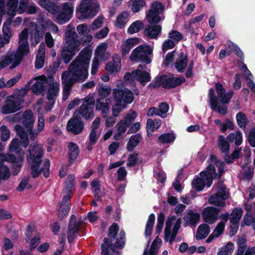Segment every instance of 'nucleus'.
<instances>
[{
  "mask_svg": "<svg viewBox=\"0 0 255 255\" xmlns=\"http://www.w3.org/2000/svg\"><path fill=\"white\" fill-rule=\"evenodd\" d=\"M92 50L86 47L79 53L78 56L70 64L68 70L61 75L63 94L69 96L73 85L76 83H82L88 76Z\"/></svg>",
  "mask_w": 255,
  "mask_h": 255,
  "instance_id": "obj_1",
  "label": "nucleus"
},
{
  "mask_svg": "<svg viewBox=\"0 0 255 255\" xmlns=\"http://www.w3.org/2000/svg\"><path fill=\"white\" fill-rule=\"evenodd\" d=\"M28 152L29 154L27 155V161L31 163L30 170L32 177L36 178L43 173L46 178H48L50 175V160L48 159H45L42 167L39 168L44 154L43 149L37 145L30 144Z\"/></svg>",
  "mask_w": 255,
  "mask_h": 255,
  "instance_id": "obj_2",
  "label": "nucleus"
},
{
  "mask_svg": "<svg viewBox=\"0 0 255 255\" xmlns=\"http://www.w3.org/2000/svg\"><path fill=\"white\" fill-rule=\"evenodd\" d=\"M65 43L61 51L62 59L65 64H68L79 50L80 42L75 36H77L75 28L71 24L67 26L65 32Z\"/></svg>",
  "mask_w": 255,
  "mask_h": 255,
  "instance_id": "obj_3",
  "label": "nucleus"
},
{
  "mask_svg": "<svg viewBox=\"0 0 255 255\" xmlns=\"http://www.w3.org/2000/svg\"><path fill=\"white\" fill-rule=\"evenodd\" d=\"M185 81V79L183 77H176L173 74L169 77L162 74L155 77L148 85V87L155 89L162 87L165 89H170L181 85Z\"/></svg>",
  "mask_w": 255,
  "mask_h": 255,
  "instance_id": "obj_4",
  "label": "nucleus"
},
{
  "mask_svg": "<svg viewBox=\"0 0 255 255\" xmlns=\"http://www.w3.org/2000/svg\"><path fill=\"white\" fill-rule=\"evenodd\" d=\"M98 95L96 99V109L101 111L103 115L107 114L110 110L112 92L110 86L101 84L98 88Z\"/></svg>",
  "mask_w": 255,
  "mask_h": 255,
  "instance_id": "obj_5",
  "label": "nucleus"
},
{
  "mask_svg": "<svg viewBox=\"0 0 255 255\" xmlns=\"http://www.w3.org/2000/svg\"><path fill=\"white\" fill-rule=\"evenodd\" d=\"M25 153H7L0 154V159L10 164L11 174L16 176L21 171L24 163Z\"/></svg>",
  "mask_w": 255,
  "mask_h": 255,
  "instance_id": "obj_6",
  "label": "nucleus"
},
{
  "mask_svg": "<svg viewBox=\"0 0 255 255\" xmlns=\"http://www.w3.org/2000/svg\"><path fill=\"white\" fill-rule=\"evenodd\" d=\"M113 97L116 102V106L119 107L117 113L120 112L122 109L125 108L127 104H131L134 99L133 93L128 88L114 89Z\"/></svg>",
  "mask_w": 255,
  "mask_h": 255,
  "instance_id": "obj_7",
  "label": "nucleus"
},
{
  "mask_svg": "<svg viewBox=\"0 0 255 255\" xmlns=\"http://www.w3.org/2000/svg\"><path fill=\"white\" fill-rule=\"evenodd\" d=\"M96 106L95 99L93 96H89L85 98L81 106L77 108L74 114L78 117H82L86 120L94 118V108Z\"/></svg>",
  "mask_w": 255,
  "mask_h": 255,
  "instance_id": "obj_8",
  "label": "nucleus"
},
{
  "mask_svg": "<svg viewBox=\"0 0 255 255\" xmlns=\"http://www.w3.org/2000/svg\"><path fill=\"white\" fill-rule=\"evenodd\" d=\"M153 49L147 44H141L136 47L131 52L130 59L132 61L149 64L151 62L150 55L152 54Z\"/></svg>",
  "mask_w": 255,
  "mask_h": 255,
  "instance_id": "obj_9",
  "label": "nucleus"
},
{
  "mask_svg": "<svg viewBox=\"0 0 255 255\" xmlns=\"http://www.w3.org/2000/svg\"><path fill=\"white\" fill-rule=\"evenodd\" d=\"M100 5L96 0H81L76 13L79 12L82 18H92L95 16Z\"/></svg>",
  "mask_w": 255,
  "mask_h": 255,
  "instance_id": "obj_10",
  "label": "nucleus"
},
{
  "mask_svg": "<svg viewBox=\"0 0 255 255\" xmlns=\"http://www.w3.org/2000/svg\"><path fill=\"white\" fill-rule=\"evenodd\" d=\"M164 9L163 4L158 1H155L151 4V9H149L146 15V19L149 23H159L161 20L159 14L161 10Z\"/></svg>",
  "mask_w": 255,
  "mask_h": 255,
  "instance_id": "obj_11",
  "label": "nucleus"
},
{
  "mask_svg": "<svg viewBox=\"0 0 255 255\" xmlns=\"http://www.w3.org/2000/svg\"><path fill=\"white\" fill-rule=\"evenodd\" d=\"M81 221L77 222V218L75 215H72L70 218L68 226L67 240L69 244L73 243L77 237V234L80 230Z\"/></svg>",
  "mask_w": 255,
  "mask_h": 255,
  "instance_id": "obj_12",
  "label": "nucleus"
},
{
  "mask_svg": "<svg viewBox=\"0 0 255 255\" xmlns=\"http://www.w3.org/2000/svg\"><path fill=\"white\" fill-rule=\"evenodd\" d=\"M220 211L219 208L212 206L204 208L201 213L203 221L210 225L214 224L219 219Z\"/></svg>",
  "mask_w": 255,
  "mask_h": 255,
  "instance_id": "obj_13",
  "label": "nucleus"
},
{
  "mask_svg": "<svg viewBox=\"0 0 255 255\" xmlns=\"http://www.w3.org/2000/svg\"><path fill=\"white\" fill-rule=\"evenodd\" d=\"M73 7L68 2L63 3L62 9L58 13L56 21L59 24L62 25L68 22L72 16Z\"/></svg>",
  "mask_w": 255,
  "mask_h": 255,
  "instance_id": "obj_14",
  "label": "nucleus"
},
{
  "mask_svg": "<svg viewBox=\"0 0 255 255\" xmlns=\"http://www.w3.org/2000/svg\"><path fill=\"white\" fill-rule=\"evenodd\" d=\"M29 53V44L27 41L19 43L16 52L13 54L14 62L10 67L11 69L18 66L22 61L24 56L27 55Z\"/></svg>",
  "mask_w": 255,
  "mask_h": 255,
  "instance_id": "obj_15",
  "label": "nucleus"
},
{
  "mask_svg": "<svg viewBox=\"0 0 255 255\" xmlns=\"http://www.w3.org/2000/svg\"><path fill=\"white\" fill-rule=\"evenodd\" d=\"M126 243V233L124 230L120 231L119 234L118 238H117V240L115 241V244L113 243L102 244L101 246L103 245L107 248L108 252L110 253V250H111L114 253L117 255H121V253L120 251H117L116 249L122 250L123 249Z\"/></svg>",
  "mask_w": 255,
  "mask_h": 255,
  "instance_id": "obj_16",
  "label": "nucleus"
},
{
  "mask_svg": "<svg viewBox=\"0 0 255 255\" xmlns=\"http://www.w3.org/2000/svg\"><path fill=\"white\" fill-rule=\"evenodd\" d=\"M84 128V124L81 117H78L73 114L72 117L67 124V130L74 135H77L82 132Z\"/></svg>",
  "mask_w": 255,
  "mask_h": 255,
  "instance_id": "obj_17",
  "label": "nucleus"
},
{
  "mask_svg": "<svg viewBox=\"0 0 255 255\" xmlns=\"http://www.w3.org/2000/svg\"><path fill=\"white\" fill-rule=\"evenodd\" d=\"M21 107V104L17 98L13 96L8 97L2 107V112L4 114L14 113L20 110Z\"/></svg>",
  "mask_w": 255,
  "mask_h": 255,
  "instance_id": "obj_18",
  "label": "nucleus"
},
{
  "mask_svg": "<svg viewBox=\"0 0 255 255\" xmlns=\"http://www.w3.org/2000/svg\"><path fill=\"white\" fill-rule=\"evenodd\" d=\"M71 197L72 195H65L60 203L59 208L57 211V216L61 221L67 217L70 210Z\"/></svg>",
  "mask_w": 255,
  "mask_h": 255,
  "instance_id": "obj_19",
  "label": "nucleus"
},
{
  "mask_svg": "<svg viewBox=\"0 0 255 255\" xmlns=\"http://www.w3.org/2000/svg\"><path fill=\"white\" fill-rule=\"evenodd\" d=\"M215 87L220 102L223 104H229L233 97V91L230 90L227 93H226L225 89L220 82L217 83L215 85Z\"/></svg>",
  "mask_w": 255,
  "mask_h": 255,
  "instance_id": "obj_20",
  "label": "nucleus"
},
{
  "mask_svg": "<svg viewBox=\"0 0 255 255\" xmlns=\"http://www.w3.org/2000/svg\"><path fill=\"white\" fill-rule=\"evenodd\" d=\"M158 23H149L147 25L143 31L144 35L149 39H157L162 30L161 26Z\"/></svg>",
  "mask_w": 255,
  "mask_h": 255,
  "instance_id": "obj_21",
  "label": "nucleus"
},
{
  "mask_svg": "<svg viewBox=\"0 0 255 255\" xmlns=\"http://www.w3.org/2000/svg\"><path fill=\"white\" fill-rule=\"evenodd\" d=\"M69 166H71L76 161L80 153L79 146L74 142H69L67 146Z\"/></svg>",
  "mask_w": 255,
  "mask_h": 255,
  "instance_id": "obj_22",
  "label": "nucleus"
},
{
  "mask_svg": "<svg viewBox=\"0 0 255 255\" xmlns=\"http://www.w3.org/2000/svg\"><path fill=\"white\" fill-rule=\"evenodd\" d=\"M119 231V226L116 223H113L109 229L108 233V238H104L103 243L102 244H107L113 243L117 238H118V232Z\"/></svg>",
  "mask_w": 255,
  "mask_h": 255,
  "instance_id": "obj_23",
  "label": "nucleus"
},
{
  "mask_svg": "<svg viewBox=\"0 0 255 255\" xmlns=\"http://www.w3.org/2000/svg\"><path fill=\"white\" fill-rule=\"evenodd\" d=\"M34 121V117L31 110H25L22 115L21 123L26 129L33 128Z\"/></svg>",
  "mask_w": 255,
  "mask_h": 255,
  "instance_id": "obj_24",
  "label": "nucleus"
},
{
  "mask_svg": "<svg viewBox=\"0 0 255 255\" xmlns=\"http://www.w3.org/2000/svg\"><path fill=\"white\" fill-rule=\"evenodd\" d=\"M200 215L197 212H194L192 210L188 211L183 217L185 224L195 227L199 220Z\"/></svg>",
  "mask_w": 255,
  "mask_h": 255,
  "instance_id": "obj_25",
  "label": "nucleus"
},
{
  "mask_svg": "<svg viewBox=\"0 0 255 255\" xmlns=\"http://www.w3.org/2000/svg\"><path fill=\"white\" fill-rule=\"evenodd\" d=\"M38 4L52 14H58L59 11V6L55 2L49 0H39Z\"/></svg>",
  "mask_w": 255,
  "mask_h": 255,
  "instance_id": "obj_26",
  "label": "nucleus"
},
{
  "mask_svg": "<svg viewBox=\"0 0 255 255\" xmlns=\"http://www.w3.org/2000/svg\"><path fill=\"white\" fill-rule=\"evenodd\" d=\"M188 62V56L181 52L179 58L176 60L174 65L177 71L179 73H183L187 67Z\"/></svg>",
  "mask_w": 255,
  "mask_h": 255,
  "instance_id": "obj_27",
  "label": "nucleus"
},
{
  "mask_svg": "<svg viewBox=\"0 0 255 255\" xmlns=\"http://www.w3.org/2000/svg\"><path fill=\"white\" fill-rule=\"evenodd\" d=\"M134 74V79L142 85L144 86L146 83L151 81L150 74L146 71H142L140 69H137L133 71Z\"/></svg>",
  "mask_w": 255,
  "mask_h": 255,
  "instance_id": "obj_28",
  "label": "nucleus"
},
{
  "mask_svg": "<svg viewBox=\"0 0 255 255\" xmlns=\"http://www.w3.org/2000/svg\"><path fill=\"white\" fill-rule=\"evenodd\" d=\"M142 139V135L140 133H137L130 136L127 144V150L129 152H132L134 148L138 145Z\"/></svg>",
  "mask_w": 255,
  "mask_h": 255,
  "instance_id": "obj_29",
  "label": "nucleus"
},
{
  "mask_svg": "<svg viewBox=\"0 0 255 255\" xmlns=\"http://www.w3.org/2000/svg\"><path fill=\"white\" fill-rule=\"evenodd\" d=\"M206 169L207 170L201 171L200 175L202 178L205 179L207 181V186L209 187L213 181L212 174L215 173L216 170L214 165L212 164H210Z\"/></svg>",
  "mask_w": 255,
  "mask_h": 255,
  "instance_id": "obj_30",
  "label": "nucleus"
},
{
  "mask_svg": "<svg viewBox=\"0 0 255 255\" xmlns=\"http://www.w3.org/2000/svg\"><path fill=\"white\" fill-rule=\"evenodd\" d=\"M60 90L59 84L57 82H54L49 84L47 90L46 97L49 101L55 100L59 94Z\"/></svg>",
  "mask_w": 255,
  "mask_h": 255,
  "instance_id": "obj_31",
  "label": "nucleus"
},
{
  "mask_svg": "<svg viewBox=\"0 0 255 255\" xmlns=\"http://www.w3.org/2000/svg\"><path fill=\"white\" fill-rule=\"evenodd\" d=\"M47 81V78L45 75L38 77L36 81L32 86L33 92L35 94H41L44 90V84Z\"/></svg>",
  "mask_w": 255,
  "mask_h": 255,
  "instance_id": "obj_32",
  "label": "nucleus"
},
{
  "mask_svg": "<svg viewBox=\"0 0 255 255\" xmlns=\"http://www.w3.org/2000/svg\"><path fill=\"white\" fill-rule=\"evenodd\" d=\"M210 228L209 226L206 223H203L199 225L198 227L196 239L197 240H201L206 238L209 234Z\"/></svg>",
  "mask_w": 255,
  "mask_h": 255,
  "instance_id": "obj_33",
  "label": "nucleus"
},
{
  "mask_svg": "<svg viewBox=\"0 0 255 255\" xmlns=\"http://www.w3.org/2000/svg\"><path fill=\"white\" fill-rule=\"evenodd\" d=\"M155 216L153 213L150 214L148 218L145 226L144 235L146 238L150 237L151 235L152 229L154 225Z\"/></svg>",
  "mask_w": 255,
  "mask_h": 255,
  "instance_id": "obj_34",
  "label": "nucleus"
},
{
  "mask_svg": "<svg viewBox=\"0 0 255 255\" xmlns=\"http://www.w3.org/2000/svg\"><path fill=\"white\" fill-rule=\"evenodd\" d=\"M176 216L174 215L169 217L165 223V228L164 229V241L167 242L169 241L170 235L171 228L173 225V221L176 219Z\"/></svg>",
  "mask_w": 255,
  "mask_h": 255,
  "instance_id": "obj_35",
  "label": "nucleus"
},
{
  "mask_svg": "<svg viewBox=\"0 0 255 255\" xmlns=\"http://www.w3.org/2000/svg\"><path fill=\"white\" fill-rule=\"evenodd\" d=\"M218 146L220 148L221 152L227 153L230 150V144L226 140L225 137L223 135H220L217 139Z\"/></svg>",
  "mask_w": 255,
  "mask_h": 255,
  "instance_id": "obj_36",
  "label": "nucleus"
},
{
  "mask_svg": "<svg viewBox=\"0 0 255 255\" xmlns=\"http://www.w3.org/2000/svg\"><path fill=\"white\" fill-rule=\"evenodd\" d=\"M9 153H25L20 147V141L18 138L13 139L9 145Z\"/></svg>",
  "mask_w": 255,
  "mask_h": 255,
  "instance_id": "obj_37",
  "label": "nucleus"
},
{
  "mask_svg": "<svg viewBox=\"0 0 255 255\" xmlns=\"http://www.w3.org/2000/svg\"><path fill=\"white\" fill-rule=\"evenodd\" d=\"M208 202L214 206L223 207L226 205L225 200H223L217 193L212 195L208 199Z\"/></svg>",
  "mask_w": 255,
  "mask_h": 255,
  "instance_id": "obj_38",
  "label": "nucleus"
},
{
  "mask_svg": "<svg viewBox=\"0 0 255 255\" xmlns=\"http://www.w3.org/2000/svg\"><path fill=\"white\" fill-rule=\"evenodd\" d=\"M13 62L14 57L12 53L1 56L0 58V70L7 67L10 63L12 64Z\"/></svg>",
  "mask_w": 255,
  "mask_h": 255,
  "instance_id": "obj_39",
  "label": "nucleus"
},
{
  "mask_svg": "<svg viewBox=\"0 0 255 255\" xmlns=\"http://www.w3.org/2000/svg\"><path fill=\"white\" fill-rule=\"evenodd\" d=\"M176 136L173 133H162L158 137V141L162 143H171L174 141Z\"/></svg>",
  "mask_w": 255,
  "mask_h": 255,
  "instance_id": "obj_40",
  "label": "nucleus"
},
{
  "mask_svg": "<svg viewBox=\"0 0 255 255\" xmlns=\"http://www.w3.org/2000/svg\"><path fill=\"white\" fill-rule=\"evenodd\" d=\"M144 24L143 22L140 20H136L132 23L128 29V32L129 34L138 32L139 31L143 29Z\"/></svg>",
  "mask_w": 255,
  "mask_h": 255,
  "instance_id": "obj_41",
  "label": "nucleus"
},
{
  "mask_svg": "<svg viewBox=\"0 0 255 255\" xmlns=\"http://www.w3.org/2000/svg\"><path fill=\"white\" fill-rule=\"evenodd\" d=\"M236 119L239 127L242 128H246L248 124L246 115L242 112H239L236 115Z\"/></svg>",
  "mask_w": 255,
  "mask_h": 255,
  "instance_id": "obj_42",
  "label": "nucleus"
},
{
  "mask_svg": "<svg viewBox=\"0 0 255 255\" xmlns=\"http://www.w3.org/2000/svg\"><path fill=\"white\" fill-rule=\"evenodd\" d=\"M218 190L216 193L219 195L223 200H226L229 198V194L226 192V187L223 184L222 181H219L218 183Z\"/></svg>",
  "mask_w": 255,
  "mask_h": 255,
  "instance_id": "obj_43",
  "label": "nucleus"
},
{
  "mask_svg": "<svg viewBox=\"0 0 255 255\" xmlns=\"http://www.w3.org/2000/svg\"><path fill=\"white\" fill-rule=\"evenodd\" d=\"M229 47L232 49L237 56H238L242 61L244 60V55L240 48L234 43L231 41L228 43Z\"/></svg>",
  "mask_w": 255,
  "mask_h": 255,
  "instance_id": "obj_44",
  "label": "nucleus"
},
{
  "mask_svg": "<svg viewBox=\"0 0 255 255\" xmlns=\"http://www.w3.org/2000/svg\"><path fill=\"white\" fill-rule=\"evenodd\" d=\"M127 17V14L126 12H123L120 13L117 18L115 25L120 29L124 28L126 24L125 19Z\"/></svg>",
  "mask_w": 255,
  "mask_h": 255,
  "instance_id": "obj_45",
  "label": "nucleus"
},
{
  "mask_svg": "<svg viewBox=\"0 0 255 255\" xmlns=\"http://www.w3.org/2000/svg\"><path fill=\"white\" fill-rule=\"evenodd\" d=\"M108 47V45L106 43L103 42L99 45L95 51V57H100L101 59H103L105 56V52H106Z\"/></svg>",
  "mask_w": 255,
  "mask_h": 255,
  "instance_id": "obj_46",
  "label": "nucleus"
},
{
  "mask_svg": "<svg viewBox=\"0 0 255 255\" xmlns=\"http://www.w3.org/2000/svg\"><path fill=\"white\" fill-rule=\"evenodd\" d=\"M132 5L131 9L134 13L139 12L145 4L144 0H131Z\"/></svg>",
  "mask_w": 255,
  "mask_h": 255,
  "instance_id": "obj_47",
  "label": "nucleus"
},
{
  "mask_svg": "<svg viewBox=\"0 0 255 255\" xmlns=\"http://www.w3.org/2000/svg\"><path fill=\"white\" fill-rule=\"evenodd\" d=\"M205 179L201 177H197L196 179L193 180L192 182V186L197 191H200L202 190L205 187Z\"/></svg>",
  "mask_w": 255,
  "mask_h": 255,
  "instance_id": "obj_48",
  "label": "nucleus"
},
{
  "mask_svg": "<svg viewBox=\"0 0 255 255\" xmlns=\"http://www.w3.org/2000/svg\"><path fill=\"white\" fill-rule=\"evenodd\" d=\"M136 116V113L134 111H132L131 113L127 114L124 120L120 121V124L124 123L127 124V126L129 127L133 123Z\"/></svg>",
  "mask_w": 255,
  "mask_h": 255,
  "instance_id": "obj_49",
  "label": "nucleus"
},
{
  "mask_svg": "<svg viewBox=\"0 0 255 255\" xmlns=\"http://www.w3.org/2000/svg\"><path fill=\"white\" fill-rule=\"evenodd\" d=\"M165 220V216L163 212H160L157 216V224L156 226V234L161 233Z\"/></svg>",
  "mask_w": 255,
  "mask_h": 255,
  "instance_id": "obj_50",
  "label": "nucleus"
},
{
  "mask_svg": "<svg viewBox=\"0 0 255 255\" xmlns=\"http://www.w3.org/2000/svg\"><path fill=\"white\" fill-rule=\"evenodd\" d=\"M138 153L136 152H133L132 154H130L128 157V161L127 163V165L130 167H133L138 164Z\"/></svg>",
  "mask_w": 255,
  "mask_h": 255,
  "instance_id": "obj_51",
  "label": "nucleus"
},
{
  "mask_svg": "<svg viewBox=\"0 0 255 255\" xmlns=\"http://www.w3.org/2000/svg\"><path fill=\"white\" fill-rule=\"evenodd\" d=\"M209 97L210 101V107L211 109L216 108L217 102L219 101V99L215 95L214 90L213 88L210 89L209 91Z\"/></svg>",
  "mask_w": 255,
  "mask_h": 255,
  "instance_id": "obj_52",
  "label": "nucleus"
},
{
  "mask_svg": "<svg viewBox=\"0 0 255 255\" xmlns=\"http://www.w3.org/2000/svg\"><path fill=\"white\" fill-rule=\"evenodd\" d=\"M161 239L158 236H157L153 241L150 250L148 251V253H150V255H157V251L158 250L157 244H161Z\"/></svg>",
  "mask_w": 255,
  "mask_h": 255,
  "instance_id": "obj_53",
  "label": "nucleus"
},
{
  "mask_svg": "<svg viewBox=\"0 0 255 255\" xmlns=\"http://www.w3.org/2000/svg\"><path fill=\"white\" fill-rule=\"evenodd\" d=\"M71 177V179L66 182L65 189L66 190V195H71L72 194V189L75 186L74 175H69Z\"/></svg>",
  "mask_w": 255,
  "mask_h": 255,
  "instance_id": "obj_54",
  "label": "nucleus"
},
{
  "mask_svg": "<svg viewBox=\"0 0 255 255\" xmlns=\"http://www.w3.org/2000/svg\"><path fill=\"white\" fill-rule=\"evenodd\" d=\"M118 127V132L115 133L114 135V138L116 140H120L119 137H117V135H121V134L124 133L127 130V128L129 127L128 126H127V124L125 123H122L120 124V121L117 124Z\"/></svg>",
  "mask_w": 255,
  "mask_h": 255,
  "instance_id": "obj_55",
  "label": "nucleus"
},
{
  "mask_svg": "<svg viewBox=\"0 0 255 255\" xmlns=\"http://www.w3.org/2000/svg\"><path fill=\"white\" fill-rule=\"evenodd\" d=\"M225 227V222H223V221L220 222L213 230L212 233L215 235L216 238H218L223 234Z\"/></svg>",
  "mask_w": 255,
  "mask_h": 255,
  "instance_id": "obj_56",
  "label": "nucleus"
},
{
  "mask_svg": "<svg viewBox=\"0 0 255 255\" xmlns=\"http://www.w3.org/2000/svg\"><path fill=\"white\" fill-rule=\"evenodd\" d=\"M40 237L39 234L35 235L31 239L29 244V249L30 251H32L36 249L37 246L40 243Z\"/></svg>",
  "mask_w": 255,
  "mask_h": 255,
  "instance_id": "obj_57",
  "label": "nucleus"
},
{
  "mask_svg": "<svg viewBox=\"0 0 255 255\" xmlns=\"http://www.w3.org/2000/svg\"><path fill=\"white\" fill-rule=\"evenodd\" d=\"M14 129L16 134L20 137V139L28 136L27 133L25 131L24 128L20 125H15L14 126Z\"/></svg>",
  "mask_w": 255,
  "mask_h": 255,
  "instance_id": "obj_58",
  "label": "nucleus"
},
{
  "mask_svg": "<svg viewBox=\"0 0 255 255\" xmlns=\"http://www.w3.org/2000/svg\"><path fill=\"white\" fill-rule=\"evenodd\" d=\"M168 37L179 42L183 38V35L177 30H172L169 33Z\"/></svg>",
  "mask_w": 255,
  "mask_h": 255,
  "instance_id": "obj_59",
  "label": "nucleus"
},
{
  "mask_svg": "<svg viewBox=\"0 0 255 255\" xmlns=\"http://www.w3.org/2000/svg\"><path fill=\"white\" fill-rule=\"evenodd\" d=\"M254 168L249 167L247 170L244 171L242 175L245 180L250 181L252 179L254 175Z\"/></svg>",
  "mask_w": 255,
  "mask_h": 255,
  "instance_id": "obj_60",
  "label": "nucleus"
},
{
  "mask_svg": "<svg viewBox=\"0 0 255 255\" xmlns=\"http://www.w3.org/2000/svg\"><path fill=\"white\" fill-rule=\"evenodd\" d=\"M128 172L125 167H120L117 171L118 180L119 181H122L125 180Z\"/></svg>",
  "mask_w": 255,
  "mask_h": 255,
  "instance_id": "obj_61",
  "label": "nucleus"
},
{
  "mask_svg": "<svg viewBox=\"0 0 255 255\" xmlns=\"http://www.w3.org/2000/svg\"><path fill=\"white\" fill-rule=\"evenodd\" d=\"M175 51L168 52L164 59L163 64L164 67H168L170 63L173 61L174 58Z\"/></svg>",
  "mask_w": 255,
  "mask_h": 255,
  "instance_id": "obj_62",
  "label": "nucleus"
},
{
  "mask_svg": "<svg viewBox=\"0 0 255 255\" xmlns=\"http://www.w3.org/2000/svg\"><path fill=\"white\" fill-rule=\"evenodd\" d=\"M103 19L104 17L103 16H99L93 22V23L91 26V29L94 30L101 27L103 22Z\"/></svg>",
  "mask_w": 255,
  "mask_h": 255,
  "instance_id": "obj_63",
  "label": "nucleus"
},
{
  "mask_svg": "<svg viewBox=\"0 0 255 255\" xmlns=\"http://www.w3.org/2000/svg\"><path fill=\"white\" fill-rule=\"evenodd\" d=\"M109 32L108 27H105L95 34V37L97 39H103L107 36Z\"/></svg>",
  "mask_w": 255,
  "mask_h": 255,
  "instance_id": "obj_64",
  "label": "nucleus"
}]
</instances>
